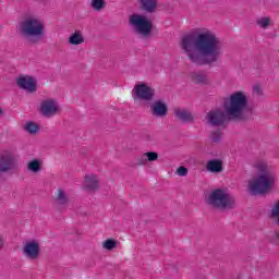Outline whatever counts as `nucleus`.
Returning <instances> with one entry per match:
<instances>
[{
    "instance_id": "nucleus-1",
    "label": "nucleus",
    "mask_w": 279,
    "mask_h": 279,
    "mask_svg": "<svg viewBox=\"0 0 279 279\" xmlns=\"http://www.w3.org/2000/svg\"><path fill=\"white\" fill-rule=\"evenodd\" d=\"M180 47L194 64H215L221 59V41L210 29L203 28L194 36H183Z\"/></svg>"
},
{
    "instance_id": "nucleus-2",
    "label": "nucleus",
    "mask_w": 279,
    "mask_h": 279,
    "mask_svg": "<svg viewBox=\"0 0 279 279\" xmlns=\"http://www.w3.org/2000/svg\"><path fill=\"white\" fill-rule=\"evenodd\" d=\"M225 112L222 109H214L206 116L209 125H222L228 119H243L245 110H247V94L244 92H234L225 101Z\"/></svg>"
},
{
    "instance_id": "nucleus-3",
    "label": "nucleus",
    "mask_w": 279,
    "mask_h": 279,
    "mask_svg": "<svg viewBox=\"0 0 279 279\" xmlns=\"http://www.w3.org/2000/svg\"><path fill=\"white\" fill-rule=\"evenodd\" d=\"M254 168L258 173L248 180V192L251 195H265V193H269L274 187L276 177L271 171V167L265 161H256Z\"/></svg>"
},
{
    "instance_id": "nucleus-4",
    "label": "nucleus",
    "mask_w": 279,
    "mask_h": 279,
    "mask_svg": "<svg viewBox=\"0 0 279 279\" xmlns=\"http://www.w3.org/2000/svg\"><path fill=\"white\" fill-rule=\"evenodd\" d=\"M19 33L23 38L38 43L45 36V23L38 17H26L20 23Z\"/></svg>"
},
{
    "instance_id": "nucleus-5",
    "label": "nucleus",
    "mask_w": 279,
    "mask_h": 279,
    "mask_svg": "<svg viewBox=\"0 0 279 279\" xmlns=\"http://www.w3.org/2000/svg\"><path fill=\"white\" fill-rule=\"evenodd\" d=\"M205 202L208 206L217 210H228L229 208H234L236 205V201H234V197L226 189L213 190L206 196Z\"/></svg>"
},
{
    "instance_id": "nucleus-6",
    "label": "nucleus",
    "mask_w": 279,
    "mask_h": 279,
    "mask_svg": "<svg viewBox=\"0 0 279 279\" xmlns=\"http://www.w3.org/2000/svg\"><path fill=\"white\" fill-rule=\"evenodd\" d=\"M129 23L131 27H133L134 32L136 34H140L141 36L147 37L151 34L153 24L151 20L147 17L146 15L141 14H133L129 19Z\"/></svg>"
},
{
    "instance_id": "nucleus-7",
    "label": "nucleus",
    "mask_w": 279,
    "mask_h": 279,
    "mask_svg": "<svg viewBox=\"0 0 279 279\" xmlns=\"http://www.w3.org/2000/svg\"><path fill=\"white\" fill-rule=\"evenodd\" d=\"M16 162H19V156L12 150H2L0 153V173H7V171H12L16 168Z\"/></svg>"
},
{
    "instance_id": "nucleus-8",
    "label": "nucleus",
    "mask_w": 279,
    "mask_h": 279,
    "mask_svg": "<svg viewBox=\"0 0 279 279\" xmlns=\"http://www.w3.org/2000/svg\"><path fill=\"white\" fill-rule=\"evenodd\" d=\"M134 101H151L154 99V90L145 83H137L133 89Z\"/></svg>"
},
{
    "instance_id": "nucleus-9",
    "label": "nucleus",
    "mask_w": 279,
    "mask_h": 279,
    "mask_svg": "<svg viewBox=\"0 0 279 279\" xmlns=\"http://www.w3.org/2000/svg\"><path fill=\"white\" fill-rule=\"evenodd\" d=\"M23 255L28 260H38L40 256V243L38 241H27L23 246Z\"/></svg>"
},
{
    "instance_id": "nucleus-10",
    "label": "nucleus",
    "mask_w": 279,
    "mask_h": 279,
    "mask_svg": "<svg viewBox=\"0 0 279 279\" xmlns=\"http://www.w3.org/2000/svg\"><path fill=\"white\" fill-rule=\"evenodd\" d=\"M16 84L19 88H22V90H26V93H36V90L38 89V85L34 76L20 75L16 78Z\"/></svg>"
},
{
    "instance_id": "nucleus-11",
    "label": "nucleus",
    "mask_w": 279,
    "mask_h": 279,
    "mask_svg": "<svg viewBox=\"0 0 279 279\" xmlns=\"http://www.w3.org/2000/svg\"><path fill=\"white\" fill-rule=\"evenodd\" d=\"M41 113L44 117H54V114H58L60 112V106H58V102L53 99H47L41 102Z\"/></svg>"
},
{
    "instance_id": "nucleus-12",
    "label": "nucleus",
    "mask_w": 279,
    "mask_h": 279,
    "mask_svg": "<svg viewBox=\"0 0 279 279\" xmlns=\"http://www.w3.org/2000/svg\"><path fill=\"white\" fill-rule=\"evenodd\" d=\"M150 112L153 117H157L158 119H162L167 117V112H169V108L167 104L162 100H157L150 106Z\"/></svg>"
},
{
    "instance_id": "nucleus-13",
    "label": "nucleus",
    "mask_w": 279,
    "mask_h": 279,
    "mask_svg": "<svg viewBox=\"0 0 279 279\" xmlns=\"http://www.w3.org/2000/svg\"><path fill=\"white\" fill-rule=\"evenodd\" d=\"M99 186V180H97V177L95 174H87L85 175V191H95Z\"/></svg>"
},
{
    "instance_id": "nucleus-14",
    "label": "nucleus",
    "mask_w": 279,
    "mask_h": 279,
    "mask_svg": "<svg viewBox=\"0 0 279 279\" xmlns=\"http://www.w3.org/2000/svg\"><path fill=\"white\" fill-rule=\"evenodd\" d=\"M84 34L81 31H75L68 38L69 45L73 47H77V45H84Z\"/></svg>"
},
{
    "instance_id": "nucleus-15",
    "label": "nucleus",
    "mask_w": 279,
    "mask_h": 279,
    "mask_svg": "<svg viewBox=\"0 0 279 279\" xmlns=\"http://www.w3.org/2000/svg\"><path fill=\"white\" fill-rule=\"evenodd\" d=\"M206 168L210 173H221V171H223V162L218 159H213L207 162Z\"/></svg>"
},
{
    "instance_id": "nucleus-16",
    "label": "nucleus",
    "mask_w": 279,
    "mask_h": 279,
    "mask_svg": "<svg viewBox=\"0 0 279 279\" xmlns=\"http://www.w3.org/2000/svg\"><path fill=\"white\" fill-rule=\"evenodd\" d=\"M156 160H158V153L156 151L144 153L138 157V162L141 165H147V162H156Z\"/></svg>"
},
{
    "instance_id": "nucleus-17",
    "label": "nucleus",
    "mask_w": 279,
    "mask_h": 279,
    "mask_svg": "<svg viewBox=\"0 0 279 279\" xmlns=\"http://www.w3.org/2000/svg\"><path fill=\"white\" fill-rule=\"evenodd\" d=\"M174 114L179 121H182L183 123H191V121H193V114L185 109H177Z\"/></svg>"
},
{
    "instance_id": "nucleus-18",
    "label": "nucleus",
    "mask_w": 279,
    "mask_h": 279,
    "mask_svg": "<svg viewBox=\"0 0 279 279\" xmlns=\"http://www.w3.org/2000/svg\"><path fill=\"white\" fill-rule=\"evenodd\" d=\"M57 202L60 206H66L69 204V196H66L64 190L59 189L57 191Z\"/></svg>"
},
{
    "instance_id": "nucleus-19",
    "label": "nucleus",
    "mask_w": 279,
    "mask_h": 279,
    "mask_svg": "<svg viewBox=\"0 0 279 279\" xmlns=\"http://www.w3.org/2000/svg\"><path fill=\"white\" fill-rule=\"evenodd\" d=\"M140 3L146 12H154L156 10V0H140Z\"/></svg>"
},
{
    "instance_id": "nucleus-20",
    "label": "nucleus",
    "mask_w": 279,
    "mask_h": 279,
    "mask_svg": "<svg viewBox=\"0 0 279 279\" xmlns=\"http://www.w3.org/2000/svg\"><path fill=\"white\" fill-rule=\"evenodd\" d=\"M256 25L260 27V29H267L269 25H271V19L267 16H262L256 20Z\"/></svg>"
},
{
    "instance_id": "nucleus-21",
    "label": "nucleus",
    "mask_w": 279,
    "mask_h": 279,
    "mask_svg": "<svg viewBox=\"0 0 279 279\" xmlns=\"http://www.w3.org/2000/svg\"><path fill=\"white\" fill-rule=\"evenodd\" d=\"M27 169L32 173H39V171H40V160L34 159V160L29 161L28 165H27Z\"/></svg>"
},
{
    "instance_id": "nucleus-22",
    "label": "nucleus",
    "mask_w": 279,
    "mask_h": 279,
    "mask_svg": "<svg viewBox=\"0 0 279 279\" xmlns=\"http://www.w3.org/2000/svg\"><path fill=\"white\" fill-rule=\"evenodd\" d=\"M24 130H26L28 134H37L40 128L34 122H27L24 126Z\"/></svg>"
},
{
    "instance_id": "nucleus-23",
    "label": "nucleus",
    "mask_w": 279,
    "mask_h": 279,
    "mask_svg": "<svg viewBox=\"0 0 279 279\" xmlns=\"http://www.w3.org/2000/svg\"><path fill=\"white\" fill-rule=\"evenodd\" d=\"M192 78L197 84H204V83H206L207 76H206V73H204V72H196V73L192 74Z\"/></svg>"
},
{
    "instance_id": "nucleus-24",
    "label": "nucleus",
    "mask_w": 279,
    "mask_h": 279,
    "mask_svg": "<svg viewBox=\"0 0 279 279\" xmlns=\"http://www.w3.org/2000/svg\"><path fill=\"white\" fill-rule=\"evenodd\" d=\"M270 215L272 219H275V222L279 227V201L276 202L270 210Z\"/></svg>"
},
{
    "instance_id": "nucleus-25",
    "label": "nucleus",
    "mask_w": 279,
    "mask_h": 279,
    "mask_svg": "<svg viewBox=\"0 0 279 279\" xmlns=\"http://www.w3.org/2000/svg\"><path fill=\"white\" fill-rule=\"evenodd\" d=\"M92 8L96 12H100V10H104V8H106V1L105 0H92Z\"/></svg>"
},
{
    "instance_id": "nucleus-26",
    "label": "nucleus",
    "mask_w": 279,
    "mask_h": 279,
    "mask_svg": "<svg viewBox=\"0 0 279 279\" xmlns=\"http://www.w3.org/2000/svg\"><path fill=\"white\" fill-rule=\"evenodd\" d=\"M104 250H108L109 252L117 247V241L113 239H108L102 243Z\"/></svg>"
},
{
    "instance_id": "nucleus-27",
    "label": "nucleus",
    "mask_w": 279,
    "mask_h": 279,
    "mask_svg": "<svg viewBox=\"0 0 279 279\" xmlns=\"http://www.w3.org/2000/svg\"><path fill=\"white\" fill-rule=\"evenodd\" d=\"M177 175H180L181 178L189 175V169H186L185 167H179L177 169Z\"/></svg>"
},
{
    "instance_id": "nucleus-28",
    "label": "nucleus",
    "mask_w": 279,
    "mask_h": 279,
    "mask_svg": "<svg viewBox=\"0 0 279 279\" xmlns=\"http://www.w3.org/2000/svg\"><path fill=\"white\" fill-rule=\"evenodd\" d=\"M253 93L254 95H263V89L260 88V85L253 86Z\"/></svg>"
},
{
    "instance_id": "nucleus-29",
    "label": "nucleus",
    "mask_w": 279,
    "mask_h": 279,
    "mask_svg": "<svg viewBox=\"0 0 279 279\" xmlns=\"http://www.w3.org/2000/svg\"><path fill=\"white\" fill-rule=\"evenodd\" d=\"M5 241L3 240V236L0 235V250L3 248Z\"/></svg>"
},
{
    "instance_id": "nucleus-30",
    "label": "nucleus",
    "mask_w": 279,
    "mask_h": 279,
    "mask_svg": "<svg viewBox=\"0 0 279 279\" xmlns=\"http://www.w3.org/2000/svg\"><path fill=\"white\" fill-rule=\"evenodd\" d=\"M220 137H216L215 135H211V141H214V143H217L219 141Z\"/></svg>"
},
{
    "instance_id": "nucleus-31",
    "label": "nucleus",
    "mask_w": 279,
    "mask_h": 279,
    "mask_svg": "<svg viewBox=\"0 0 279 279\" xmlns=\"http://www.w3.org/2000/svg\"><path fill=\"white\" fill-rule=\"evenodd\" d=\"M0 114H3V110L0 109Z\"/></svg>"
},
{
    "instance_id": "nucleus-32",
    "label": "nucleus",
    "mask_w": 279,
    "mask_h": 279,
    "mask_svg": "<svg viewBox=\"0 0 279 279\" xmlns=\"http://www.w3.org/2000/svg\"><path fill=\"white\" fill-rule=\"evenodd\" d=\"M276 236H277V239H279V234L278 233L276 234Z\"/></svg>"
}]
</instances>
